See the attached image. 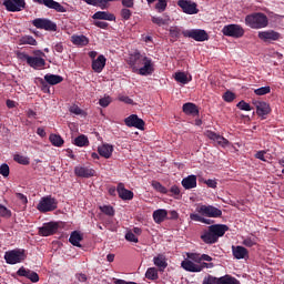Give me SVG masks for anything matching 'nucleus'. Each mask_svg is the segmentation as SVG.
I'll list each match as a JSON object with an SVG mask.
<instances>
[{
  "label": "nucleus",
  "instance_id": "obj_64",
  "mask_svg": "<svg viewBox=\"0 0 284 284\" xmlns=\"http://www.w3.org/2000/svg\"><path fill=\"white\" fill-rule=\"evenodd\" d=\"M243 245H245V247H254V245H256V242H254V240H252L251 237H247L243 241Z\"/></svg>",
  "mask_w": 284,
  "mask_h": 284
},
{
  "label": "nucleus",
  "instance_id": "obj_46",
  "mask_svg": "<svg viewBox=\"0 0 284 284\" xmlns=\"http://www.w3.org/2000/svg\"><path fill=\"white\" fill-rule=\"evenodd\" d=\"M99 210L102 212V214H105L106 216H114L115 211L112 205H103L100 206Z\"/></svg>",
  "mask_w": 284,
  "mask_h": 284
},
{
  "label": "nucleus",
  "instance_id": "obj_43",
  "mask_svg": "<svg viewBox=\"0 0 284 284\" xmlns=\"http://www.w3.org/2000/svg\"><path fill=\"white\" fill-rule=\"evenodd\" d=\"M13 161H16V163H19L20 165H30V158L26 155L16 154L13 156Z\"/></svg>",
  "mask_w": 284,
  "mask_h": 284
},
{
  "label": "nucleus",
  "instance_id": "obj_47",
  "mask_svg": "<svg viewBox=\"0 0 284 284\" xmlns=\"http://www.w3.org/2000/svg\"><path fill=\"white\" fill-rule=\"evenodd\" d=\"M270 92H272V88L270 87H261L254 90V94L257 97H265V94H270Z\"/></svg>",
  "mask_w": 284,
  "mask_h": 284
},
{
  "label": "nucleus",
  "instance_id": "obj_57",
  "mask_svg": "<svg viewBox=\"0 0 284 284\" xmlns=\"http://www.w3.org/2000/svg\"><path fill=\"white\" fill-rule=\"evenodd\" d=\"M170 192H172L174 199H181V189L178 185L171 186Z\"/></svg>",
  "mask_w": 284,
  "mask_h": 284
},
{
  "label": "nucleus",
  "instance_id": "obj_37",
  "mask_svg": "<svg viewBox=\"0 0 284 284\" xmlns=\"http://www.w3.org/2000/svg\"><path fill=\"white\" fill-rule=\"evenodd\" d=\"M49 141L52 145H54V148H61L65 143L61 135L54 133L50 134Z\"/></svg>",
  "mask_w": 284,
  "mask_h": 284
},
{
  "label": "nucleus",
  "instance_id": "obj_14",
  "mask_svg": "<svg viewBox=\"0 0 284 284\" xmlns=\"http://www.w3.org/2000/svg\"><path fill=\"white\" fill-rule=\"evenodd\" d=\"M33 2L39 3L40 6H45V8H49L50 10H55V12H68L65 7L54 0H33Z\"/></svg>",
  "mask_w": 284,
  "mask_h": 284
},
{
  "label": "nucleus",
  "instance_id": "obj_59",
  "mask_svg": "<svg viewBox=\"0 0 284 284\" xmlns=\"http://www.w3.org/2000/svg\"><path fill=\"white\" fill-rule=\"evenodd\" d=\"M197 267L200 268V272H203V270H212V267H214V263H206V262H200V264H197Z\"/></svg>",
  "mask_w": 284,
  "mask_h": 284
},
{
  "label": "nucleus",
  "instance_id": "obj_7",
  "mask_svg": "<svg viewBox=\"0 0 284 284\" xmlns=\"http://www.w3.org/2000/svg\"><path fill=\"white\" fill-rule=\"evenodd\" d=\"M222 34L224 37H232L233 39H241L245 34V29L241 24H226L222 29Z\"/></svg>",
  "mask_w": 284,
  "mask_h": 284
},
{
  "label": "nucleus",
  "instance_id": "obj_48",
  "mask_svg": "<svg viewBox=\"0 0 284 284\" xmlns=\"http://www.w3.org/2000/svg\"><path fill=\"white\" fill-rule=\"evenodd\" d=\"M236 108H239V110H243L244 112H252V106L244 100L240 101Z\"/></svg>",
  "mask_w": 284,
  "mask_h": 284
},
{
  "label": "nucleus",
  "instance_id": "obj_18",
  "mask_svg": "<svg viewBox=\"0 0 284 284\" xmlns=\"http://www.w3.org/2000/svg\"><path fill=\"white\" fill-rule=\"evenodd\" d=\"M27 65H29V68H32L33 70H43L45 68V59L41 57L30 55Z\"/></svg>",
  "mask_w": 284,
  "mask_h": 284
},
{
  "label": "nucleus",
  "instance_id": "obj_19",
  "mask_svg": "<svg viewBox=\"0 0 284 284\" xmlns=\"http://www.w3.org/2000/svg\"><path fill=\"white\" fill-rule=\"evenodd\" d=\"M136 71L138 74L141 77H150L154 72V64L152 63V59H146L145 62L142 64Z\"/></svg>",
  "mask_w": 284,
  "mask_h": 284
},
{
  "label": "nucleus",
  "instance_id": "obj_40",
  "mask_svg": "<svg viewBox=\"0 0 284 284\" xmlns=\"http://www.w3.org/2000/svg\"><path fill=\"white\" fill-rule=\"evenodd\" d=\"M20 45H37V39L32 36H23L19 39Z\"/></svg>",
  "mask_w": 284,
  "mask_h": 284
},
{
  "label": "nucleus",
  "instance_id": "obj_56",
  "mask_svg": "<svg viewBox=\"0 0 284 284\" xmlns=\"http://www.w3.org/2000/svg\"><path fill=\"white\" fill-rule=\"evenodd\" d=\"M110 103H112V99L110 97H104L99 100V104L101 105V108H108Z\"/></svg>",
  "mask_w": 284,
  "mask_h": 284
},
{
  "label": "nucleus",
  "instance_id": "obj_17",
  "mask_svg": "<svg viewBox=\"0 0 284 284\" xmlns=\"http://www.w3.org/2000/svg\"><path fill=\"white\" fill-rule=\"evenodd\" d=\"M253 105H255L256 108L257 116H267V114L272 112V108H270V104H267V102L253 101Z\"/></svg>",
  "mask_w": 284,
  "mask_h": 284
},
{
  "label": "nucleus",
  "instance_id": "obj_23",
  "mask_svg": "<svg viewBox=\"0 0 284 284\" xmlns=\"http://www.w3.org/2000/svg\"><path fill=\"white\" fill-rule=\"evenodd\" d=\"M232 254H233L234 258H236L237 261H241V260L247 258V256H250V251H247V248H245L244 246L233 245Z\"/></svg>",
  "mask_w": 284,
  "mask_h": 284
},
{
  "label": "nucleus",
  "instance_id": "obj_54",
  "mask_svg": "<svg viewBox=\"0 0 284 284\" xmlns=\"http://www.w3.org/2000/svg\"><path fill=\"white\" fill-rule=\"evenodd\" d=\"M234 99H236V94H234V92L226 91L223 94V100L226 101V103H232V101H234Z\"/></svg>",
  "mask_w": 284,
  "mask_h": 284
},
{
  "label": "nucleus",
  "instance_id": "obj_28",
  "mask_svg": "<svg viewBox=\"0 0 284 284\" xmlns=\"http://www.w3.org/2000/svg\"><path fill=\"white\" fill-rule=\"evenodd\" d=\"M182 110L189 116H199V106L192 102L184 103Z\"/></svg>",
  "mask_w": 284,
  "mask_h": 284
},
{
  "label": "nucleus",
  "instance_id": "obj_45",
  "mask_svg": "<svg viewBox=\"0 0 284 284\" xmlns=\"http://www.w3.org/2000/svg\"><path fill=\"white\" fill-rule=\"evenodd\" d=\"M151 185H152L153 190H155V192H160V194H168V189L165 186H163V184H161V182L152 181Z\"/></svg>",
  "mask_w": 284,
  "mask_h": 284
},
{
  "label": "nucleus",
  "instance_id": "obj_51",
  "mask_svg": "<svg viewBox=\"0 0 284 284\" xmlns=\"http://www.w3.org/2000/svg\"><path fill=\"white\" fill-rule=\"evenodd\" d=\"M169 33L172 39H179L181 37V29L179 27H171Z\"/></svg>",
  "mask_w": 284,
  "mask_h": 284
},
{
  "label": "nucleus",
  "instance_id": "obj_49",
  "mask_svg": "<svg viewBox=\"0 0 284 284\" xmlns=\"http://www.w3.org/2000/svg\"><path fill=\"white\" fill-rule=\"evenodd\" d=\"M120 16L124 21H130L131 17H132V11L128 8H123L120 11Z\"/></svg>",
  "mask_w": 284,
  "mask_h": 284
},
{
  "label": "nucleus",
  "instance_id": "obj_34",
  "mask_svg": "<svg viewBox=\"0 0 284 284\" xmlns=\"http://www.w3.org/2000/svg\"><path fill=\"white\" fill-rule=\"evenodd\" d=\"M153 263L156 267H159L160 272H164L165 267H168V261L163 254H159L158 256L153 257Z\"/></svg>",
  "mask_w": 284,
  "mask_h": 284
},
{
  "label": "nucleus",
  "instance_id": "obj_24",
  "mask_svg": "<svg viewBox=\"0 0 284 284\" xmlns=\"http://www.w3.org/2000/svg\"><path fill=\"white\" fill-rule=\"evenodd\" d=\"M106 61L108 59H105V55L100 54L95 60L92 61V70L98 72V74L103 72Z\"/></svg>",
  "mask_w": 284,
  "mask_h": 284
},
{
  "label": "nucleus",
  "instance_id": "obj_10",
  "mask_svg": "<svg viewBox=\"0 0 284 284\" xmlns=\"http://www.w3.org/2000/svg\"><path fill=\"white\" fill-rule=\"evenodd\" d=\"M148 59L149 58L146 55L141 54L139 51H135L133 54H131L129 58V65L132 69V72H136Z\"/></svg>",
  "mask_w": 284,
  "mask_h": 284
},
{
  "label": "nucleus",
  "instance_id": "obj_52",
  "mask_svg": "<svg viewBox=\"0 0 284 284\" xmlns=\"http://www.w3.org/2000/svg\"><path fill=\"white\" fill-rule=\"evenodd\" d=\"M202 284H219V277H214V275H207L203 278Z\"/></svg>",
  "mask_w": 284,
  "mask_h": 284
},
{
  "label": "nucleus",
  "instance_id": "obj_26",
  "mask_svg": "<svg viewBox=\"0 0 284 284\" xmlns=\"http://www.w3.org/2000/svg\"><path fill=\"white\" fill-rule=\"evenodd\" d=\"M112 152H114V146L109 143H104L98 148V153L100 156H103V159H110L112 156Z\"/></svg>",
  "mask_w": 284,
  "mask_h": 284
},
{
  "label": "nucleus",
  "instance_id": "obj_61",
  "mask_svg": "<svg viewBox=\"0 0 284 284\" xmlns=\"http://www.w3.org/2000/svg\"><path fill=\"white\" fill-rule=\"evenodd\" d=\"M265 154H267V151H257L255 153V159H258L260 161H263L264 163H267V159H265Z\"/></svg>",
  "mask_w": 284,
  "mask_h": 284
},
{
  "label": "nucleus",
  "instance_id": "obj_22",
  "mask_svg": "<svg viewBox=\"0 0 284 284\" xmlns=\"http://www.w3.org/2000/svg\"><path fill=\"white\" fill-rule=\"evenodd\" d=\"M18 276H24L26 278H29L31 283H39V274L34 271H30L26 267H21L17 272Z\"/></svg>",
  "mask_w": 284,
  "mask_h": 284
},
{
  "label": "nucleus",
  "instance_id": "obj_55",
  "mask_svg": "<svg viewBox=\"0 0 284 284\" xmlns=\"http://www.w3.org/2000/svg\"><path fill=\"white\" fill-rule=\"evenodd\" d=\"M39 82L41 84V90L45 94H50V85H48V82L43 80V78H39Z\"/></svg>",
  "mask_w": 284,
  "mask_h": 284
},
{
  "label": "nucleus",
  "instance_id": "obj_29",
  "mask_svg": "<svg viewBox=\"0 0 284 284\" xmlns=\"http://www.w3.org/2000/svg\"><path fill=\"white\" fill-rule=\"evenodd\" d=\"M165 219H168V210L159 209L153 212V221L158 225H161V223H163V221H165Z\"/></svg>",
  "mask_w": 284,
  "mask_h": 284
},
{
  "label": "nucleus",
  "instance_id": "obj_62",
  "mask_svg": "<svg viewBox=\"0 0 284 284\" xmlns=\"http://www.w3.org/2000/svg\"><path fill=\"white\" fill-rule=\"evenodd\" d=\"M93 26H95L97 28H100L101 30H108V26L110 24L103 21H94Z\"/></svg>",
  "mask_w": 284,
  "mask_h": 284
},
{
  "label": "nucleus",
  "instance_id": "obj_9",
  "mask_svg": "<svg viewBox=\"0 0 284 284\" xmlns=\"http://www.w3.org/2000/svg\"><path fill=\"white\" fill-rule=\"evenodd\" d=\"M2 6L7 12H21L26 10V0H4Z\"/></svg>",
  "mask_w": 284,
  "mask_h": 284
},
{
  "label": "nucleus",
  "instance_id": "obj_36",
  "mask_svg": "<svg viewBox=\"0 0 284 284\" xmlns=\"http://www.w3.org/2000/svg\"><path fill=\"white\" fill-rule=\"evenodd\" d=\"M174 79L178 83H182L183 85H187L190 81H192V75L187 78V73L185 72H176Z\"/></svg>",
  "mask_w": 284,
  "mask_h": 284
},
{
  "label": "nucleus",
  "instance_id": "obj_11",
  "mask_svg": "<svg viewBox=\"0 0 284 284\" xmlns=\"http://www.w3.org/2000/svg\"><path fill=\"white\" fill-rule=\"evenodd\" d=\"M178 6L185 14H199L197 4L192 0H179Z\"/></svg>",
  "mask_w": 284,
  "mask_h": 284
},
{
  "label": "nucleus",
  "instance_id": "obj_1",
  "mask_svg": "<svg viewBox=\"0 0 284 284\" xmlns=\"http://www.w3.org/2000/svg\"><path fill=\"white\" fill-rule=\"evenodd\" d=\"M230 231V226L225 224H212L207 230H204L200 235L201 241L206 245L219 243L221 236H225V232Z\"/></svg>",
  "mask_w": 284,
  "mask_h": 284
},
{
  "label": "nucleus",
  "instance_id": "obj_63",
  "mask_svg": "<svg viewBox=\"0 0 284 284\" xmlns=\"http://www.w3.org/2000/svg\"><path fill=\"white\" fill-rule=\"evenodd\" d=\"M17 58L20 59V61H26L28 63L30 55L26 52H18Z\"/></svg>",
  "mask_w": 284,
  "mask_h": 284
},
{
  "label": "nucleus",
  "instance_id": "obj_58",
  "mask_svg": "<svg viewBox=\"0 0 284 284\" xmlns=\"http://www.w3.org/2000/svg\"><path fill=\"white\" fill-rule=\"evenodd\" d=\"M187 258H190V261H193L194 263H201V254L199 253H189L187 254Z\"/></svg>",
  "mask_w": 284,
  "mask_h": 284
},
{
  "label": "nucleus",
  "instance_id": "obj_16",
  "mask_svg": "<svg viewBox=\"0 0 284 284\" xmlns=\"http://www.w3.org/2000/svg\"><path fill=\"white\" fill-rule=\"evenodd\" d=\"M116 192L122 201H132V199H134V192L125 189V184L122 182L118 184Z\"/></svg>",
  "mask_w": 284,
  "mask_h": 284
},
{
  "label": "nucleus",
  "instance_id": "obj_21",
  "mask_svg": "<svg viewBox=\"0 0 284 284\" xmlns=\"http://www.w3.org/2000/svg\"><path fill=\"white\" fill-rule=\"evenodd\" d=\"M74 174L75 176H80V179H90L91 176H94L95 171L88 166H75Z\"/></svg>",
  "mask_w": 284,
  "mask_h": 284
},
{
  "label": "nucleus",
  "instance_id": "obj_35",
  "mask_svg": "<svg viewBox=\"0 0 284 284\" xmlns=\"http://www.w3.org/2000/svg\"><path fill=\"white\" fill-rule=\"evenodd\" d=\"M88 6H94L95 8H100L101 10H108L110 7V0H84Z\"/></svg>",
  "mask_w": 284,
  "mask_h": 284
},
{
  "label": "nucleus",
  "instance_id": "obj_20",
  "mask_svg": "<svg viewBox=\"0 0 284 284\" xmlns=\"http://www.w3.org/2000/svg\"><path fill=\"white\" fill-rule=\"evenodd\" d=\"M258 39L262 41H278L281 39V33L274 31V30H268V31H260L258 32Z\"/></svg>",
  "mask_w": 284,
  "mask_h": 284
},
{
  "label": "nucleus",
  "instance_id": "obj_41",
  "mask_svg": "<svg viewBox=\"0 0 284 284\" xmlns=\"http://www.w3.org/2000/svg\"><path fill=\"white\" fill-rule=\"evenodd\" d=\"M145 277L149 278V281H156L159 278V271L156 270V267L148 268Z\"/></svg>",
  "mask_w": 284,
  "mask_h": 284
},
{
  "label": "nucleus",
  "instance_id": "obj_53",
  "mask_svg": "<svg viewBox=\"0 0 284 284\" xmlns=\"http://www.w3.org/2000/svg\"><path fill=\"white\" fill-rule=\"evenodd\" d=\"M0 174L4 176V179L10 176V166L7 163L0 165Z\"/></svg>",
  "mask_w": 284,
  "mask_h": 284
},
{
  "label": "nucleus",
  "instance_id": "obj_13",
  "mask_svg": "<svg viewBox=\"0 0 284 284\" xmlns=\"http://www.w3.org/2000/svg\"><path fill=\"white\" fill-rule=\"evenodd\" d=\"M124 123L128 128H136L138 130H144L145 128V121L136 114H131L125 118Z\"/></svg>",
  "mask_w": 284,
  "mask_h": 284
},
{
  "label": "nucleus",
  "instance_id": "obj_50",
  "mask_svg": "<svg viewBox=\"0 0 284 284\" xmlns=\"http://www.w3.org/2000/svg\"><path fill=\"white\" fill-rule=\"evenodd\" d=\"M0 216L10 219V216H12V211L8 210L3 204H0Z\"/></svg>",
  "mask_w": 284,
  "mask_h": 284
},
{
  "label": "nucleus",
  "instance_id": "obj_2",
  "mask_svg": "<svg viewBox=\"0 0 284 284\" xmlns=\"http://www.w3.org/2000/svg\"><path fill=\"white\" fill-rule=\"evenodd\" d=\"M270 20L265 13L255 12L247 14L245 17V24L253 30H261L262 28H267Z\"/></svg>",
  "mask_w": 284,
  "mask_h": 284
},
{
  "label": "nucleus",
  "instance_id": "obj_27",
  "mask_svg": "<svg viewBox=\"0 0 284 284\" xmlns=\"http://www.w3.org/2000/svg\"><path fill=\"white\" fill-rule=\"evenodd\" d=\"M71 43H73V45H78L79 48H85V45L90 43V39L83 34H73L71 37Z\"/></svg>",
  "mask_w": 284,
  "mask_h": 284
},
{
  "label": "nucleus",
  "instance_id": "obj_44",
  "mask_svg": "<svg viewBox=\"0 0 284 284\" xmlns=\"http://www.w3.org/2000/svg\"><path fill=\"white\" fill-rule=\"evenodd\" d=\"M151 21L155 26H168V23H170V16H166L165 19H163L161 17H152Z\"/></svg>",
  "mask_w": 284,
  "mask_h": 284
},
{
  "label": "nucleus",
  "instance_id": "obj_32",
  "mask_svg": "<svg viewBox=\"0 0 284 284\" xmlns=\"http://www.w3.org/2000/svg\"><path fill=\"white\" fill-rule=\"evenodd\" d=\"M44 81L49 85H59V83H63V77L52 74V73H48V74L44 75Z\"/></svg>",
  "mask_w": 284,
  "mask_h": 284
},
{
  "label": "nucleus",
  "instance_id": "obj_31",
  "mask_svg": "<svg viewBox=\"0 0 284 284\" xmlns=\"http://www.w3.org/2000/svg\"><path fill=\"white\" fill-rule=\"evenodd\" d=\"M181 267H183V270H185V272H201L199 264L192 262L191 260L182 261Z\"/></svg>",
  "mask_w": 284,
  "mask_h": 284
},
{
  "label": "nucleus",
  "instance_id": "obj_39",
  "mask_svg": "<svg viewBox=\"0 0 284 284\" xmlns=\"http://www.w3.org/2000/svg\"><path fill=\"white\" fill-rule=\"evenodd\" d=\"M219 284H241V282L232 275H224L219 277Z\"/></svg>",
  "mask_w": 284,
  "mask_h": 284
},
{
  "label": "nucleus",
  "instance_id": "obj_5",
  "mask_svg": "<svg viewBox=\"0 0 284 284\" xmlns=\"http://www.w3.org/2000/svg\"><path fill=\"white\" fill-rule=\"evenodd\" d=\"M4 261L8 265H17V263H21V261H26V250L16 248L11 251H7L4 253Z\"/></svg>",
  "mask_w": 284,
  "mask_h": 284
},
{
  "label": "nucleus",
  "instance_id": "obj_4",
  "mask_svg": "<svg viewBox=\"0 0 284 284\" xmlns=\"http://www.w3.org/2000/svg\"><path fill=\"white\" fill-rule=\"evenodd\" d=\"M31 23L38 30H45V32H57L59 30L55 22L48 18H36Z\"/></svg>",
  "mask_w": 284,
  "mask_h": 284
},
{
  "label": "nucleus",
  "instance_id": "obj_42",
  "mask_svg": "<svg viewBox=\"0 0 284 284\" xmlns=\"http://www.w3.org/2000/svg\"><path fill=\"white\" fill-rule=\"evenodd\" d=\"M154 10H156L160 14L168 10V0H156Z\"/></svg>",
  "mask_w": 284,
  "mask_h": 284
},
{
  "label": "nucleus",
  "instance_id": "obj_15",
  "mask_svg": "<svg viewBox=\"0 0 284 284\" xmlns=\"http://www.w3.org/2000/svg\"><path fill=\"white\" fill-rule=\"evenodd\" d=\"M205 136H207V139H210L211 141L217 143V145H220L221 148H227V145H230V140L223 138V135L217 134L214 131H206Z\"/></svg>",
  "mask_w": 284,
  "mask_h": 284
},
{
  "label": "nucleus",
  "instance_id": "obj_6",
  "mask_svg": "<svg viewBox=\"0 0 284 284\" xmlns=\"http://www.w3.org/2000/svg\"><path fill=\"white\" fill-rule=\"evenodd\" d=\"M196 212L209 219H221L223 216V211L213 205H200L196 207Z\"/></svg>",
  "mask_w": 284,
  "mask_h": 284
},
{
  "label": "nucleus",
  "instance_id": "obj_33",
  "mask_svg": "<svg viewBox=\"0 0 284 284\" xmlns=\"http://www.w3.org/2000/svg\"><path fill=\"white\" fill-rule=\"evenodd\" d=\"M81 241H83V235L79 231H73L69 237V243L74 247H81Z\"/></svg>",
  "mask_w": 284,
  "mask_h": 284
},
{
  "label": "nucleus",
  "instance_id": "obj_12",
  "mask_svg": "<svg viewBox=\"0 0 284 284\" xmlns=\"http://www.w3.org/2000/svg\"><path fill=\"white\" fill-rule=\"evenodd\" d=\"M58 231L59 224L57 222H49L39 227L38 234L39 236H52L57 234Z\"/></svg>",
  "mask_w": 284,
  "mask_h": 284
},
{
  "label": "nucleus",
  "instance_id": "obj_25",
  "mask_svg": "<svg viewBox=\"0 0 284 284\" xmlns=\"http://www.w3.org/2000/svg\"><path fill=\"white\" fill-rule=\"evenodd\" d=\"M92 19L100 20V21H116V17L114 13H110L108 11H97Z\"/></svg>",
  "mask_w": 284,
  "mask_h": 284
},
{
  "label": "nucleus",
  "instance_id": "obj_38",
  "mask_svg": "<svg viewBox=\"0 0 284 284\" xmlns=\"http://www.w3.org/2000/svg\"><path fill=\"white\" fill-rule=\"evenodd\" d=\"M78 148H88L90 145V140L83 134L79 135L78 138L74 139L73 142Z\"/></svg>",
  "mask_w": 284,
  "mask_h": 284
},
{
  "label": "nucleus",
  "instance_id": "obj_8",
  "mask_svg": "<svg viewBox=\"0 0 284 284\" xmlns=\"http://www.w3.org/2000/svg\"><path fill=\"white\" fill-rule=\"evenodd\" d=\"M183 37L187 39H193L194 41L203 42L210 39L207 31L203 29H191L182 31Z\"/></svg>",
  "mask_w": 284,
  "mask_h": 284
},
{
  "label": "nucleus",
  "instance_id": "obj_3",
  "mask_svg": "<svg viewBox=\"0 0 284 284\" xmlns=\"http://www.w3.org/2000/svg\"><path fill=\"white\" fill-rule=\"evenodd\" d=\"M57 207H59V201L50 195L41 197L37 205V210L43 214H45V212H54Z\"/></svg>",
  "mask_w": 284,
  "mask_h": 284
},
{
  "label": "nucleus",
  "instance_id": "obj_30",
  "mask_svg": "<svg viewBox=\"0 0 284 284\" xmlns=\"http://www.w3.org/2000/svg\"><path fill=\"white\" fill-rule=\"evenodd\" d=\"M184 190H194L196 187V175H189L182 180Z\"/></svg>",
  "mask_w": 284,
  "mask_h": 284
},
{
  "label": "nucleus",
  "instance_id": "obj_60",
  "mask_svg": "<svg viewBox=\"0 0 284 284\" xmlns=\"http://www.w3.org/2000/svg\"><path fill=\"white\" fill-rule=\"evenodd\" d=\"M125 239L130 242V243H139V237H136V235L132 232H128L125 234Z\"/></svg>",
  "mask_w": 284,
  "mask_h": 284
}]
</instances>
